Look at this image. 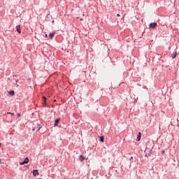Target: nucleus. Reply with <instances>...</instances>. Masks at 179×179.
<instances>
[{
  "label": "nucleus",
  "instance_id": "obj_1",
  "mask_svg": "<svg viewBox=\"0 0 179 179\" xmlns=\"http://www.w3.org/2000/svg\"><path fill=\"white\" fill-rule=\"evenodd\" d=\"M150 27H151V29H155V27H157V23L152 22L151 24H150Z\"/></svg>",
  "mask_w": 179,
  "mask_h": 179
},
{
  "label": "nucleus",
  "instance_id": "obj_2",
  "mask_svg": "<svg viewBox=\"0 0 179 179\" xmlns=\"http://www.w3.org/2000/svg\"><path fill=\"white\" fill-rule=\"evenodd\" d=\"M17 31L20 34L22 33V31L20 30V25H17L16 26Z\"/></svg>",
  "mask_w": 179,
  "mask_h": 179
},
{
  "label": "nucleus",
  "instance_id": "obj_3",
  "mask_svg": "<svg viewBox=\"0 0 179 179\" xmlns=\"http://www.w3.org/2000/svg\"><path fill=\"white\" fill-rule=\"evenodd\" d=\"M141 136H142V134L141 132H138V135L137 136V141L139 142L141 141Z\"/></svg>",
  "mask_w": 179,
  "mask_h": 179
},
{
  "label": "nucleus",
  "instance_id": "obj_4",
  "mask_svg": "<svg viewBox=\"0 0 179 179\" xmlns=\"http://www.w3.org/2000/svg\"><path fill=\"white\" fill-rule=\"evenodd\" d=\"M33 174H34V177H36V176H38V171L34 170Z\"/></svg>",
  "mask_w": 179,
  "mask_h": 179
},
{
  "label": "nucleus",
  "instance_id": "obj_5",
  "mask_svg": "<svg viewBox=\"0 0 179 179\" xmlns=\"http://www.w3.org/2000/svg\"><path fill=\"white\" fill-rule=\"evenodd\" d=\"M54 36H55V33H50L49 34L50 38L52 39L54 38Z\"/></svg>",
  "mask_w": 179,
  "mask_h": 179
},
{
  "label": "nucleus",
  "instance_id": "obj_6",
  "mask_svg": "<svg viewBox=\"0 0 179 179\" xmlns=\"http://www.w3.org/2000/svg\"><path fill=\"white\" fill-rule=\"evenodd\" d=\"M176 57H177V52H174L172 54V58H173V59H174V58H176Z\"/></svg>",
  "mask_w": 179,
  "mask_h": 179
},
{
  "label": "nucleus",
  "instance_id": "obj_7",
  "mask_svg": "<svg viewBox=\"0 0 179 179\" xmlns=\"http://www.w3.org/2000/svg\"><path fill=\"white\" fill-rule=\"evenodd\" d=\"M24 163L26 164H27V163H29V162H30V160L29 159V157H26L25 159H24Z\"/></svg>",
  "mask_w": 179,
  "mask_h": 179
},
{
  "label": "nucleus",
  "instance_id": "obj_8",
  "mask_svg": "<svg viewBox=\"0 0 179 179\" xmlns=\"http://www.w3.org/2000/svg\"><path fill=\"white\" fill-rule=\"evenodd\" d=\"M9 94H10L11 96H15V91H10L8 92Z\"/></svg>",
  "mask_w": 179,
  "mask_h": 179
},
{
  "label": "nucleus",
  "instance_id": "obj_9",
  "mask_svg": "<svg viewBox=\"0 0 179 179\" xmlns=\"http://www.w3.org/2000/svg\"><path fill=\"white\" fill-rule=\"evenodd\" d=\"M85 159H86V158L83 157V155H80V160L81 162H83V160H85Z\"/></svg>",
  "mask_w": 179,
  "mask_h": 179
},
{
  "label": "nucleus",
  "instance_id": "obj_10",
  "mask_svg": "<svg viewBox=\"0 0 179 179\" xmlns=\"http://www.w3.org/2000/svg\"><path fill=\"white\" fill-rule=\"evenodd\" d=\"M58 122H59V119H57V120L55 121V126H57V124H58Z\"/></svg>",
  "mask_w": 179,
  "mask_h": 179
},
{
  "label": "nucleus",
  "instance_id": "obj_11",
  "mask_svg": "<svg viewBox=\"0 0 179 179\" xmlns=\"http://www.w3.org/2000/svg\"><path fill=\"white\" fill-rule=\"evenodd\" d=\"M99 138H100V141H101V142H104V137L101 136V137H99Z\"/></svg>",
  "mask_w": 179,
  "mask_h": 179
},
{
  "label": "nucleus",
  "instance_id": "obj_12",
  "mask_svg": "<svg viewBox=\"0 0 179 179\" xmlns=\"http://www.w3.org/2000/svg\"><path fill=\"white\" fill-rule=\"evenodd\" d=\"M7 114H10L11 115H15L14 113L8 112Z\"/></svg>",
  "mask_w": 179,
  "mask_h": 179
},
{
  "label": "nucleus",
  "instance_id": "obj_13",
  "mask_svg": "<svg viewBox=\"0 0 179 179\" xmlns=\"http://www.w3.org/2000/svg\"><path fill=\"white\" fill-rule=\"evenodd\" d=\"M43 100L44 101V103H45V100H47V98H45V96H43Z\"/></svg>",
  "mask_w": 179,
  "mask_h": 179
},
{
  "label": "nucleus",
  "instance_id": "obj_14",
  "mask_svg": "<svg viewBox=\"0 0 179 179\" xmlns=\"http://www.w3.org/2000/svg\"><path fill=\"white\" fill-rule=\"evenodd\" d=\"M20 166H23V164H26L24 163V162H20Z\"/></svg>",
  "mask_w": 179,
  "mask_h": 179
},
{
  "label": "nucleus",
  "instance_id": "obj_15",
  "mask_svg": "<svg viewBox=\"0 0 179 179\" xmlns=\"http://www.w3.org/2000/svg\"><path fill=\"white\" fill-rule=\"evenodd\" d=\"M45 38H48V34H45Z\"/></svg>",
  "mask_w": 179,
  "mask_h": 179
},
{
  "label": "nucleus",
  "instance_id": "obj_16",
  "mask_svg": "<svg viewBox=\"0 0 179 179\" xmlns=\"http://www.w3.org/2000/svg\"><path fill=\"white\" fill-rule=\"evenodd\" d=\"M41 129V127H39L37 129V131H40V129Z\"/></svg>",
  "mask_w": 179,
  "mask_h": 179
},
{
  "label": "nucleus",
  "instance_id": "obj_17",
  "mask_svg": "<svg viewBox=\"0 0 179 179\" xmlns=\"http://www.w3.org/2000/svg\"><path fill=\"white\" fill-rule=\"evenodd\" d=\"M32 131H36V127H34V128L32 129Z\"/></svg>",
  "mask_w": 179,
  "mask_h": 179
},
{
  "label": "nucleus",
  "instance_id": "obj_18",
  "mask_svg": "<svg viewBox=\"0 0 179 179\" xmlns=\"http://www.w3.org/2000/svg\"><path fill=\"white\" fill-rule=\"evenodd\" d=\"M117 16L120 17L121 15L120 14H117Z\"/></svg>",
  "mask_w": 179,
  "mask_h": 179
},
{
  "label": "nucleus",
  "instance_id": "obj_19",
  "mask_svg": "<svg viewBox=\"0 0 179 179\" xmlns=\"http://www.w3.org/2000/svg\"><path fill=\"white\" fill-rule=\"evenodd\" d=\"M18 117H20V114H18Z\"/></svg>",
  "mask_w": 179,
  "mask_h": 179
},
{
  "label": "nucleus",
  "instance_id": "obj_20",
  "mask_svg": "<svg viewBox=\"0 0 179 179\" xmlns=\"http://www.w3.org/2000/svg\"><path fill=\"white\" fill-rule=\"evenodd\" d=\"M0 148H1V143H0Z\"/></svg>",
  "mask_w": 179,
  "mask_h": 179
},
{
  "label": "nucleus",
  "instance_id": "obj_21",
  "mask_svg": "<svg viewBox=\"0 0 179 179\" xmlns=\"http://www.w3.org/2000/svg\"><path fill=\"white\" fill-rule=\"evenodd\" d=\"M0 163H1V159H0Z\"/></svg>",
  "mask_w": 179,
  "mask_h": 179
}]
</instances>
